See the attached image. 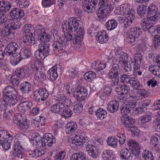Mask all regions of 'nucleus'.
<instances>
[{
	"instance_id": "19",
	"label": "nucleus",
	"mask_w": 160,
	"mask_h": 160,
	"mask_svg": "<svg viewBox=\"0 0 160 160\" xmlns=\"http://www.w3.org/2000/svg\"><path fill=\"white\" fill-rule=\"evenodd\" d=\"M48 91L46 89L39 88L36 90L34 92V95L39 100L44 101L48 96Z\"/></svg>"
},
{
	"instance_id": "55",
	"label": "nucleus",
	"mask_w": 160,
	"mask_h": 160,
	"mask_svg": "<svg viewBox=\"0 0 160 160\" xmlns=\"http://www.w3.org/2000/svg\"><path fill=\"white\" fill-rule=\"evenodd\" d=\"M120 81L122 82H126L127 83L130 84L132 81L134 80V77L131 78L129 75L123 74L120 76Z\"/></svg>"
},
{
	"instance_id": "7",
	"label": "nucleus",
	"mask_w": 160,
	"mask_h": 160,
	"mask_svg": "<svg viewBox=\"0 0 160 160\" xmlns=\"http://www.w3.org/2000/svg\"><path fill=\"white\" fill-rule=\"evenodd\" d=\"M14 119L17 121V125L19 129L24 132L28 131L29 128V122L24 115L21 114L16 115Z\"/></svg>"
},
{
	"instance_id": "29",
	"label": "nucleus",
	"mask_w": 160,
	"mask_h": 160,
	"mask_svg": "<svg viewBox=\"0 0 160 160\" xmlns=\"http://www.w3.org/2000/svg\"><path fill=\"white\" fill-rule=\"evenodd\" d=\"M107 65V63L103 61H94L91 64L92 69L96 71H100L104 69Z\"/></svg>"
},
{
	"instance_id": "18",
	"label": "nucleus",
	"mask_w": 160,
	"mask_h": 160,
	"mask_svg": "<svg viewBox=\"0 0 160 160\" xmlns=\"http://www.w3.org/2000/svg\"><path fill=\"white\" fill-rule=\"evenodd\" d=\"M18 46V44L14 42L8 44L4 50L5 55L9 56L16 53L15 52L17 50Z\"/></svg>"
},
{
	"instance_id": "10",
	"label": "nucleus",
	"mask_w": 160,
	"mask_h": 160,
	"mask_svg": "<svg viewBox=\"0 0 160 160\" xmlns=\"http://www.w3.org/2000/svg\"><path fill=\"white\" fill-rule=\"evenodd\" d=\"M66 102H70V100L63 97L59 98L58 103L54 104L51 107V111L54 113H61Z\"/></svg>"
},
{
	"instance_id": "52",
	"label": "nucleus",
	"mask_w": 160,
	"mask_h": 160,
	"mask_svg": "<svg viewBox=\"0 0 160 160\" xmlns=\"http://www.w3.org/2000/svg\"><path fill=\"white\" fill-rule=\"evenodd\" d=\"M148 69L150 72L160 78V69L158 66L151 65L149 66Z\"/></svg>"
},
{
	"instance_id": "3",
	"label": "nucleus",
	"mask_w": 160,
	"mask_h": 160,
	"mask_svg": "<svg viewBox=\"0 0 160 160\" xmlns=\"http://www.w3.org/2000/svg\"><path fill=\"white\" fill-rule=\"evenodd\" d=\"M67 42L63 37L59 36L54 40L52 45L53 51L59 57L67 56L68 53L65 50Z\"/></svg>"
},
{
	"instance_id": "62",
	"label": "nucleus",
	"mask_w": 160,
	"mask_h": 160,
	"mask_svg": "<svg viewBox=\"0 0 160 160\" xmlns=\"http://www.w3.org/2000/svg\"><path fill=\"white\" fill-rule=\"evenodd\" d=\"M34 56L38 60H43L48 56L39 49L34 52Z\"/></svg>"
},
{
	"instance_id": "54",
	"label": "nucleus",
	"mask_w": 160,
	"mask_h": 160,
	"mask_svg": "<svg viewBox=\"0 0 160 160\" xmlns=\"http://www.w3.org/2000/svg\"><path fill=\"white\" fill-rule=\"evenodd\" d=\"M142 156L145 160H154V157L152 153L148 150L143 151L142 154Z\"/></svg>"
},
{
	"instance_id": "26",
	"label": "nucleus",
	"mask_w": 160,
	"mask_h": 160,
	"mask_svg": "<svg viewBox=\"0 0 160 160\" xmlns=\"http://www.w3.org/2000/svg\"><path fill=\"white\" fill-rule=\"evenodd\" d=\"M86 149L88 154L90 157L93 158H96L98 157V152L95 146L91 144H88L86 146Z\"/></svg>"
},
{
	"instance_id": "4",
	"label": "nucleus",
	"mask_w": 160,
	"mask_h": 160,
	"mask_svg": "<svg viewBox=\"0 0 160 160\" xmlns=\"http://www.w3.org/2000/svg\"><path fill=\"white\" fill-rule=\"evenodd\" d=\"M112 0H100L99 5L100 8L97 15L100 20L105 18L113 9L112 4H111Z\"/></svg>"
},
{
	"instance_id": "44",
	"label": "nucleus",
	"mask_w": 160,
	"mask_h": 160,
	"mask_svg": "<svg viewBox=\"0 0 160 160\" xmlns=\"http://www.w3.org/2000/svg\"><path fill=\"white\" fill-rule=\"evenodd\" d=\"M152 21L148 18L142 19L141 22V26L142 29L144 31H147V29L150 27L151 23H153L151 22Z\"/></svg>"
},
{
	"instance_id": "35",
	"label": "nucleus",
	"mask_w": 160,
	"mask_h": 160,
	"mask_svg": "<svg viewBox=\"0 0 160 160\" xmlns=\"http://www.w3.org/2000/svg\"><path fill=\"white\" fill-rule=\"evenodd\" d=\"M77 128L76 123L72 122L67 123L65 127V132L68 134H71L74 132Z\"/></svg>"
},
{
	"instance_id": "39",
	"label": "nucleus",
	"mask_w": 160,
	"mask_h": 160,
	"mask_svg": "<svg viewBox=\"0 0 160 160\" xmlns=\"http://www.w3.org/2000/svg\"><path fill=\"white\" fill-rule=\"evenodd\" d=\"M34 28L33 25L31 24L25 25L23 27L21 32L24 34L33 36L32 32L34 31Z\"/></svg>"
},
{
	"instance_id": "20",
	"label": "nucleus",
	"mask_w": 160,
	"mask_h": 160,
	"mask_svg": "<svg viewBox=\"0 0 160 160\" xmlns=\"http://www.w3.org/2000/svg\"><path fill=\"white\" fill-rule=\"evenodd\" d=\"M20 41L22 44L25 46H31L35 42V38L33 36L25 34L21 38Z\"/></svg>"
},
{
	"instance_id": "63",
	"label": "nucleus",
	"mask_w": 160,
	"mask_h": 160,
	"mask_svg": "<svg viewBox=\"0 0 160 160\" xmlns=\"http://www.w3.org/2000/svg\"><path fill=\"white\" fill-rule=\"evenodd\" d=\"M56 3V0H42V5L44 8L50 7Z\"/></svg>"
},
{
	"instance_id": "21",
	"label": "nucleus",
	"mask_w": 160,
	"mask_h": 160,
	"mask_svg": "<svg viewBox=\"0 0 160 160\" xmlns=\"http://www.w3.org/2000/svg\"><path fill=\"white\" fill-rule=\"evenodd\" d=\"M121 160H132L133 157L137 158L134 152H129L127 149H123L120 153Z\"/></svg>"
},
{
	"instance_id": "33",
	"label": "nucleus",
	"mask_w": 160,
	"mask_h": 160,
	"mask_svg": "<svg viewBox=\"0 0 160 160\" xmlns=\"http://www.w3.org/2000/svg\"><path fill=\"white\" fill-rule=\"evenodd\" d=\"M29 69H31V67L28 68L22 67L17 68L15 70L16 75L17 76L20 78L22 79L24 78L26 73L28 74V70Z\"/></svg>"
},
{
	"instance_id": "46",
	"label": "nucleus",
	"mask_w": 160,
	"mask_h": 160,
	"mask_svg": "<svg viewBox=\"0 0 160 160\" xmlns=\"http://www.w3.org/2000/svg\"><path fill=\"white\" fill-rule=\"evenodd\" d=\"M96 116L98 118L102 120L107 116L106 111L102 108H99L95 111Z\"/></svg>"
},
{
	"instance_id": "5",
	"label": "nucleus",
	"mask_w": 160,
	"mask_h": 160,
	"mask_svg": "<svg viewBox=\"0 0 160 160\" xmlns=\"http://www.w3.org/2000/svg\"><path fill=\"white\" fill-rule=\"evenodd\" d=\"M41 64V62H37L31 66V69L28 70V74L30 75L34 74V79L38 82H42L46 78L45 74L41 71L39 65Z\"/></svg>"
},
{
	"instance_id": "24",
	"label": "nucleus",
	"mask_w": 160,
	"mask_h": 160,
	"mask_svg": "<svg viewBox=\"0 0 160 160\" xmlns=\"http://www.w3.org/2000/svg\"><path fill=\"white\" fill-rule=\"evenodd\" d=\"M75 32H76L73 33L74 36L75 37V45H77L78 47H79L81 43L82 39L84 35L83 28H80L79 30L76 31V33Z\"/></svg>"
},
{
	"instance_id": "1",
	"label": "nucleus",
	"mask_w": 160,
	"mask_h": 160,
	"mask_svg": "<svg viewBox=\"0 0 160 160\" xmlns=\"http://www.w3.org/2000/svg\"><path fill=\"white\" fill-rule=\"evenodd\" d=\"M80 21L77 18L72 17L70 18L68 21H64L62 24V30L65 32L64 37L62 36L67 42L71 40L73 38V35L75 32L79 27Z\"/></svg>"
},
{
	"instance_id": "41",
	"label": "nucleus",
	"mask_w": 160,
	"mask_h": 160,
	"mask_svg": "<svg viewBox=\"0 0 160 160\" xmlns=\"http://www.w3.org/2000/svg\"><path fill=\"white\" fill-rule=\"evenodd\" d=\"M21 57L22 59H25L31 57V52L29 49L27 47H24L21 48L20 53Z\"/></svg>"
},
{
	"instance_id": "53",
	"label": "nucleus",
	"mask_w": 160,
	"mask_h": 160,
	"mask_svg": "<svg viewBox=\"0 0 160 160\" xmlns=\"http://www.w3.org/2000/svg\"><path fill=\"white\" fill-rule=\"evenodd\" d=\"M119 20L122 21L123 20V23L124 26V29H126L128 28L132 23L134 19H130L128 18H125L123 19L122 17H119Z\"/></svg>"
},
{
	"instance_id": "15",
	"label": "nucleus",
	"mask_w": 160,
	"mask_h": 160,
	"mask_svg": "<svg viewBox=\"0 0 160 160\" xmlns=\"http://www.w3.org/2000/svg\"><path fill=\"white\" fill-rule=\"evenodd\" d=\"M120 60L122 61L121 62H119V63L124 66V69L125 72H129L131 71V64H132L133 61L132 58L129 56L127 54L126 57H122Z\"/></svg>"
},
{
	"instance_id": "22",
	"label": "nucleus",
	"mask_w": 160,
	"mask_h": 160,
	"mask_svg": "<svg viewBox=\"0 0 160 160\" xmlns=\"http://www.w3.org/2000/svg\"><path fill=\"white\" fill-rule=\"evenodd\" d=\"M10 15L13 19H19L24 16V12L22 9L14 8L12 9Z\"/></svg>"
},
{
	"instance_id": "38",
	"label": "nucleus",
	"mask_w": 160,
	"mask_h": 160,
	"mask_svg": "<svg viewBox=\"0 0 160 160\" xmlns=\"http://www.w3.org/2000/svg\"><path fill=\"white\" fill-rule=\"evenodd\" d=\"M118 23L114 19H111L108 20L105 24V27L108 31H112L115 29L117 27Z\"/></svg>"
},
{
	"instance_id": "42",
	"label": "nucleus",
	"mask_w": 160,
	"mask_h": 160,
	"mask_svg": "<svg viewBox=\"0 0 160 160\" xmlns=\"http://www.w3.org/2000/svg\"><path fill=\"white\" fill-rule=\"evenodd\" d=\"M46 122V119L44 116H40L36 117L33 121V123L36 127L39 128L43 125Z\"/></svg>"
},
{
	"instance_id": "17",
	"label": "nucleus",
	"mask_w": 160,
	"mask_h": 160,
	"mask_svg": "<svg viewBox=\"0 0 160 160\" xmlns=\"http://www.w3.org/2000/svg\"><path fill=\"white\" fill-rule=\"evenodd\" d=\"M23 149L18 141L14 143L11 154L14 157L19 158L23 153Z\"/></svg>"
},
{
	"instance_id": "37",
	"label": "nucleus",
	"mask_w": 160,
	"mask_h": 160,
	"mask_svg": "<svg viewBox=\"0 0 160 160\" xmlns=\"http://www.w3.org/2000/svg\"><path fill=\"white\" fill-rule=\"evenodd\" d=\"M20 90L23 94L28 93L31 91V84L27 81L21 83L20 86Z\"/></svg>"
},
{
	"instance_id": "8",
	"label": "nucleus",
	"mask_w": 160,
	"mask_h": 160,
	"mask_svg": "<svg viewBox=\"0 0 160 160\" xmlns=\"http://www.w3.org/2000/svg\"><path fill=\"white\" fill-rule=\"evenodd\" d=\"M119 71L120 68L118 64H113L112 68L108 74V77L112 79L110 82V84L111 86H114L118 84L119 81Z\"/></svg>"
},
{
	"instance_id": "43",
	"label": "nucleus",
	"mask_w": 160,
	"mask_h": 160,
	"mask_svg": "<svg viewBox=\"0 0 160 160\" xmlns=\"http://www.w3.org/2000/svg\"><path fill=\"white\" fill-rule=\"evenodd\" d=\"M51 35L46 33L45 32L38 35V38L39 41L42 42L43 43L45 42H49L50 40Z\"/></svg>"
},
{
	"instance_id": "28",
	"label": "nucleus",
	"mask_w": 160,
	"mask_h": 160,
	"mask_svg": "<svg viewBox=\"0 0 160 160\" xmlns=\"http://www.w3.org/2000/svg\"><path fill=\"white\" fill-rule=\"evenodd\" d=\"M57 67L54 66L48 71V77L50 80L53 81L57 79L58 75L57 72Z\"/></svg>"
},
{
	"instance_id": "31",
	"label": "nucleus",
	"mask_w": 160,
	"mask_h": 160,
	"mask_svg": "<svg viewBox=\"0 0 160 160\" xmlns=\"http://www.w3.org/2000/svg\"><path fill=\"white\" fill-rule=\"evenodd\" d=\"M119 105L118 102L116 101H111L108 104V111L111 113L116 112L118 110Z\"/></svg>"
},
{
	"instance_id": "60",
	"label": "nucleus",
	"mask_w": 160,
	"mask_h": 160,
	"mask_svg": "<svg viewBox=\"0 0 160 160\" xmlns=\"http://www.w3.org/2000/svg\"><path fill=\"white\" fill-rule=\"evenodd\" d=\"M130 97L135 101L141 100L138 90H132L130 93Z\"/></svg>"
},
{
	"instance_id": "45",
	"label": "nucleus",
	"mask_w": 160,
	"mask_h": 160,
	"mask_svg": "<svg viewBox=\"0 0 160 160\" xmlns=\"http://www.w3.org/2000/svg\"><path fill=\"white\" fill-rule=\"evenodd\" d=\"M116 88L115 91L120 92L121 94L122 95L126 94L130 90L129 86L126 84L118 86Z\"/></svg>"
},
{
	"instance_id": "25",
	"label": "nucleus",
	"mask_w": 160,
	"mask_h": 160,
	"mask_svg": "<svg viewBox=\"0 0 160 160\" xmlns=\"http://www.w3.org/2000/svg\"><path fill=\"white\" fill-rule=\"evenodd\" d=\"M121 120L122 123L128 128L132 127L135 122L134 119L127 115L121 117Z\"/></svg>"
},
{
	"instance_id": "51",
	"label": "nucleus",
	"mask_w": 160,
	"mask_h": 160,
	"mask_svg": "<svg viewBox=\"0 0 160 160\" xmlns=\"http://www.w3.org/2000/svg\"><path fill=\"white\" fill-rule=\"evenodd\" d=\"M118 140V139L114 137H109L107 139V142L109 146L115 148L117 146Z\"/></svg>"
},
{
	"instance_id": "49",
	"label": "nucleus",
	"mask_w": 160,
	"mask_h": 160,
	"mask_svg": "<svg viewBox=\"0 0 160 160\" xmlns=\"http://www.w3.org/2000/svg\"><path fill=\"white\" fill-rule=\"evenodd\" d=\"M38 49L42 51L48 56L49 54L50 50L49 46L48 43H40L38 45Z\"/></svg>"
},
{
	"instance_id": "47",
	"label": "nucleus",
	"mask_w": 160,
	"mask_h": 160,
	"mask_svg": "<svg viewBox=\"0 0 160 160\" xmlns=\"http://www.w3.org/2000/svg\"><path fill=\"white\" fill-rule=\"evenodd\" d=\"M12 56H13L11 58L10 62L13 66H16L18 64L22 59L18 53H14Z\"/></svg>"
},
{
	"instance_id": "61",
	"label": "nucleus",
	"mask_w": 160,
	"mask_h": 160,
	"mask_svg": "<svg viewBox=\"0 0 160 160\" xmlns=\"http://www.w3.org/2000/svg\"><path fill=\"white\" fill-rule=\"evenodd\" d=\"M96 77L95 73L92 71L86 72L84 75V78L88 82H91Z\"/></svg>"
},
{
	"instance_id": "58",
	"label": "nucleus",
	"mask_w": 160,
	"mask_h": 160,
	"mask_svg": "<svg viewBox=\"0 0 160 160\" xmlns=\"http://www.w3.org/2000/svg\"><path fill=\"white\" fill-rule=\"evenodd\" d=\"M11 143L6 139H2L0 140V146H2L4 150L7 151L10 148Z\"/></svg>"
},
{
	"instance_id": "48",
	"label": "nucleus",
	"mask_w": 160,
	"mask_h": 160,
	"mask_svg": "<svg viewBox=\"0 0 160 160\" xmlns=\"http://www.w3.org/2000/svg\"><path fill=\"white\" fill-rule=\"evenodd\" d=\"M70 160H86V155L82 152L74 153L72 155Z\"/></svg>"
},
{
	"instance_id": "59",
	"label": "nucleus",
	"mask_w": 160,
	"mask_h": 160,
	"mask_svg": "<svg viewBox=\"0 0 160 160\" xmlns=\"http://www.w3.org/2000/svg\"><path fill=\"white\" fill-rule=\"evenodd\" d=\"M127 55V53L122 52L120 51H118L115 52L113 57L115 60L119 63V62H121L122 61V60H120L122 57H126Z\"/></svg>"
},
{
	"instance_id": "57",
	"label": "nucleus",
	"mask_w": 160,
	"mask_h": 160,
	"mask_svg": "<svg viewBox=\"0 0 160 160\" xmlns=\"http://www.w3.org/2000/svg\"><path fill=\"white\" fill-rule=\"evenodd\" d=\"M3 136L4 138L5 137H6L4 139H6L9 142H12L14 138V135L11 132L8 131L4 129Z\"/></svg>"
},
{
	"instance_id": "36",
	"label": "nucleus",
	"mask_w": 160,
	"mask_h": 160,
	"mask_svg": "<svg viewBox=\"0 0 160 160\" xmlns=\"http://www.w3.org/2000/svg\"><path fill=\"white\" fill-rule=\"evenodd\" d=\"M33 105L32 102L27 101L24 103H20L18 105V108L19 110L23 112L27 110H29Z\"/></svg>"
},
{
	"instance_id": "32",
	"label": "nucleus",
	"mask_w": 160,
	"mask_h": 160,
	"mask_svg": "<svg viewBox=\"0 0 160 160\" xmlns=\"http://www.w3.org/2000/svg\"><path fill=\"white\" fill-rule=\"evenodd\" d=\"M45 151L42 149H35L32 151H29L28 154L31 158H37L44 154Z\"/></svg>"
},
{
	"instance_id": "2",
	"label": "nucleus",
	"mask_w": 160,
	"mask_h": 160,
	"mask_svg": "<svg viewBox=\"0 0 160 160\" xmlns=\"http://www.w3.org/2000/svg\"><path fill=\"white\" fill-rule=\"evenodd\" d=\"M2 93L4 97L0 100L2 103L0 108H3L4 111L6 108L5 105L13 106L18 102L17 92L14 88L8 86L3 89Z\"/></svg>"
},
{
	"instance_id": "64",
	"label": "nucleus",
	"mask_w": 160,
	"mask_h": 160,
	"mask_svg": "<svg viewBox=\"0 0 160 160\" xmlns=\"http://www.w3.org/2000/svg\"><path fill=\"white\" fill-rule=\"evenodd\" d=\"M160 141V136L158 134H154L152 136L150 142L154 146H156Z\"/></svg>"
},
{
	"instance_id": "16",
	"label": "nucleus",
	"mask_w": 160,
	"mask_h": 160,
	"mask_svg": "<svg viewBox=\"0 0 160 160\" xmlns=\"http://www.w3.org/2000/svg\"><path fill=\"white\" fill-rule=\"evenodd\" d=\"M136 106V102H126L125 103H123L120 107L121 113L122 114L126 115L129 114L132 108Z\"/></svg>"
},
{
	"instance_id": "56",
	"label": "nucleus",
	"mask_w": 160,
	"mask_h": 160,
	"mask_svg": "<svg viewBox=\"0 0 160 160\" xmlns=\"http://www.w3.org/2000/svg\"><path fill=\"white\" fill-rule=\"evenodd\" d=\"M146 9L147 6L145 5H139L137 11L138 15L142 18L144 17Z\"/></svg>"
},
{
	"instance_id": "40",
	"label": "nucleus",
	"mask_w": 160,
	"mask_h": 160,
	"mask_svg": "<svg viewBox=\"0 0 160 160\" xmlns=\"http://www.w3.org/2000/svg\"><path fill=\"white\" fill-rule=\"evenodd\" d=\"M11 8V4L8 2L3 0L0 1V12H6L8 11Z\"/></svg>"
},
{
	"instance_id": "27",
	"label": "nucleus",
	"mask_w": 160,
	"mask_h": 160,
	"mask_svg": "<svg viewBox=\"0 0 160 160\" xmlns=\"http://www.w3.org/2000/svg\"><path fill=\"white\" fill-rule=\"evenodd\" d=\"M128 145L130 149H132V152H134L136 155L139 154L140 149L138 143L132 139H130L128 141Z\"/></svg>"
},
{
	"instance_id": "12",
	"label": "nucleus",
	"mask_w": 160,
	"mask_h": 160,
	"mask_svg": "<svg viewBox=\"0 0 160 160\" xmlns=\"http://www.w3.org/2000/svg\"><path fill=\"white\" fill-rule=\"evenodd\" d=\"M79 135H75L72 141V143L76 145L81 146L85 142H89V138L86 136V133L83 131H82Z\"/></svg>"
},
{
	"instance_id": "6",
	"label": "nucleus",
	"mask_w": 160,
	"mask_h": 160,
	"mask_svg": "<svg viewBox=\"0 0 160 160\" xmlns=\"http://www.w3.org/2000/svg\"><path fill=\"white\" fill-rule=\"evenodd\" d=\"M142 33L141 29L139 27H133L130 28L127 32V42L134 45L138 42V38Z\"/></svg>"
},
{
	"instance_id": "13",
	"label": "nucleus",
	"mask_w": 160,
	"mask_h": 160,
	"mask_svg": "<svg viewBox=\"0 0 160 160\" xmlns=\"http://www.w3.org/2000/svg\"><path fill=\"white\" fill-rule=\"evenodd\" d=\"M55 138L49 133H46L41 139V145L42 147L46 146H52V144L56 142Z\"/></svg>"
},
{
	"instance_id": "14",
	"label": "nucleus",
	"mask_w": 160,
	"mask_h": 160,
	"mask_svg": "<svg viewBox=\"0 0 160 160\" xmlns=\"http://www.w3.org/2000/svg\"><path fill=\"white\" fill-rule=\"evenodd\" d=\"M158 8L154 5H150L148 8L147 14L148 16V18L150 20L154 22L156 21L158 19Z\"/></svg>"
},
{
	"instance_id": "9",
	"label": "nucleus",
	"mask_w": 160,
	"mask_h": 160,
	"mask_svg": "<svg viewBox=\"0 0 160 160\" xmlns=\"http://www.w3.org/2000/svg\"><path fill=\"white\" fill-rule=\"evenodd\" d=\"M9 19V22H7L6 25H7L5 26L4 30L2 31V34L5 37L10 35L13 30L19 28L21 25V22L19 21H13Z\"/></svg>"
},
{
	"instance_id": "23",
	"label": "nucleus",
	"mask_w": 160,
	"mask_h": 160,
	"mask_svg": "<svg viewBox=\"0 0 160 160\" xmlns=\"http://www.w3.org/2000/svg\"><path fill=\"white\" fill-rule=\"evenodd\" d=\"M108 35L105 31L99 32L96 35L97 42L101 44L107 43L109 39Z\"/></svg>"
},
{
	"instance_id": "11",
	"label": "nucleus",
	"mask_w": 160,
	"mask_h": 160,
	"mask_svg": "<svg viewBox=\"0 0 160 160\" xmlns=\"http://www.w3.org/2000/svg\"><path fill=\"white\" fill-rule=\"evenodd\" d=\"M98 0H85L82 2V8L87 13H92L95 10Z\"/></svg>"
},
{
	"instance_id": "34",
	"label": "nucleus",
	"mask_w": 160,
	"mask_h": 160,
	"mask_svg": "<svg viewBox=\"0 0 160 160\" xmlns=\"http://www.w3.org/2000/svg\"><path fill=\"white\" fill-rule=\"evenodd\" d=\"M142 58V57L140 54H136L135 55L134 62L133 64L134 70L140 69Z\"/></svg>"
},
{
	"instance_id": "30",
	"label": "nucleus",
	"mask_w": 160,
	"mask_h": 160,
	"mask_svg": "<svg viewBox=\"0 0 160 160\" xmlns=\"http://www.w3.org/2000/svg\"><path fill=\"white\" fill-rule=\"evenodd\" d=\"M71 103V101L70 100V102H66L65 104L64 108H63L61 114L62 116H64L65 118H69L70 117L72 114V112L68 108V106Z\"/></svg>"
},
{
	"instance_id": "50",
	"label": "nucleus",
	"mask_w": 160,
	"mask_h": 160,
	"mask_svg": "<svg viewBox=\"0 0 160 160\" xmlns=\"http://www.w3.org/2000/svg\"><path fill=\"white\" fill-rule=\"evenodd\" d=\"M151 120V115H146L140 117L138 119V122L140 124L143 125L150 121Z\"/></svg>"
}]
</instances>
